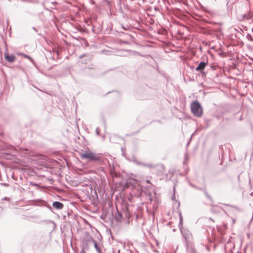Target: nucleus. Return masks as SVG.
Wrapping results in <instances>:
<instances>
[{"label": "nucleus", "mask_w": 253, "mask_h": 253, "mask_svg": "<svg viewBox=\"0 0 253 253\" xmlns=\"http://www.w3.org/2000/svg\"><path fill=\"white\" fill-rule=\"evenodd\" d=\"M80 156L82 160H85L90 162L98 161L101 159L99 154L92 152L90 149L81 153Z\"/></svg>", "instance_id": "nucleus-1"}, {"label": "nucleus", "mask_w": 253, "mask_h": 253, "mask_svg": "<svg viewBox=\"0 0 253 253\" xmlns=\"http://www.w3.org/2000/svg\"><path fill=\"white\" fill-rule=\"evenodd\" d=\"M4 58L9 62H13L16 58L13 54H9L8 53H5Z\"/></svg>", "instance_id": "nucleus-3"}, {"label": "nucleus", "mask_w": 253, "mask_h": 253, "mask_svg": "<svg viewBox=\"0 0 253 253\" xmlns=\"http://www.w3.org/2000/svg\"><path fill=\"white\" fill-rule=\"evenodd\" d=\"M94 246L95 247V248L96 249V250L99 253H101V252H100V248L98 247V245L96 243H94Z\"/></svg>", "instance_id": "nucleus-6"}, {"label": "nucleus", "mask_w": 253, "mask_h": 253, "mask_svg": "<svg viewBox=\"0 0 253 253\" xmlns=\"http://www.w3.org/2000/svg\"><path fill=\"white\" fill-rule=\"evenodd\" d=\"M146 182L147 183H150V181L149 180H146Z\"/></svg>", "instance_id": "nucleus-9"}, {"label": "nucleus", "mask_w": 253, "mask_h": 253, "mask_svg": "<svg viewBox=\"0 0 253 253\" xmlns=\"http://www.w3.org/2000/svg\"><path fill=\"white\" fill-rule=\"evenodd\" d=\"M191 110L193 114L197 117H201L203 115V108L197 101H194L191 104Z\"/></svg>", "instance_id": "nucleus-2"}, {"label": "nucleus", "mask_w": 253, "mask_h": 253, "mask_svg": "<svg viewBox=\"0 0 253 253\" xmlns=\"http://www.w3.org/2000/svg\"><path fill=\"white\" fill-rule=\"evenodd\" d=\"M160 170H161L162 171H164L165 170V168L163 166L160 167Z\"/></svg>", "instance_id": "nucleus-7"}, {"label": "nucleus", "mask_w": 253, "mask_h": 253, "mask_svg": "<svg viewBox=\"0 0 253 253\" xmlns=\"http://www.w3.org/2000/svg\"><path fill=\"white\" fill-rule=\"evenodd\" d=\"M238 253H240L238 252Z\"/></svg>", "instance_id": "nucleus-11"}, {"label": "nucleus", "mask_w": 253, "mask_h": 253, "mask_svg": "<svg viewBox=\"0 0 253 253\" xmlns=\"http://www.w3.org/2000/svg\"><path fill=\"white\" fill-rule=\"evenodd\" d=\"M206 66V63L204 62H201L196 68V71L203 70Z\"/></svg>", "instance_id": "nucleus-5"}, {"label": "nucleus", "mask_w": 253, "mask_h": 253, "mask_svg": "<svg viewBox=\"0 0 253 253\" xmlns=\"http://www.w3.org/2000/svg\"><path fill=\"white\" fill-rule=\"evenodd\" d=\"M86 253L84 251V250H83L81 251V253Z\"/></svg>", "instance_id": "nucleus-8"}, {"label": "nucleus", "mask_w": 253, "mask_h": 253, "mask_svg": "<svg viewBox=\"0 0 253 253\" xmlns=\"http://www.w3.org/2000/svg\"><path fill=\"white\" fill-rule=\"evenodd\" d=\"M119 215L120 217H121V214H120V213H119Z\"/></svg>", "instance_id": "nucleus-10"}, {"label": "nucleus", "mask_w": 253, "mask_h": 253, "mask_svg": "<svg viewBox=\"0 0 253 253\" xmlns=\"http://www.w3.org/2000/svg\"><path fill=\"white\" fill-rule=\"evenodd\" d=\"M52 206L53 207L58 210H61L63 208V204L59 202H53Z\"/></svg>", "instance_id": "nucleus-4"}]
</instances>
